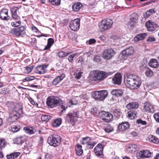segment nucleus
Masks as SVG:
<instances>
[{
    "mask_svg": "<svg viewBox=\"0 0 159 159\" xmlns=\"http://www.w3.org/2000/svg\"><path fill=\"white\" fill-rule=\"evenodd\" d=\"M155 11L154 9H150L148 11H147L145 14H144V16L146 18H148L153 13H154Z\"/></svg>",
    "mask_w": 159,
    "mask_h": 159,
    "instance_id": "nucleus-37",
    "label": "nucleus"
},
{
    "mask_svg": "<svg viewBox=\"0 0 159 159\" xmlns=\"http://www.w3.org/2000/svg\"><path fill=\"white\" fill-rule=\"evenodd\" d=\"M145 25L147 27L148 30L149 31H154L157 26L156 24L154 22L150 20L147 22L145 24Z\"/></svg>",
    "mask_w": 159,
    "mask_h": 159,
    "instance_id": "nucleus-17",
    "label": "nucleus"
},
{
    "mask_svg": "<svg viewBox=\"0 0 159 159\" xmlns=\"http://www.w3.org/2000/svg\"><path fill=\"white\" fill-rule=\"evenodd\" d=\"M154 117L155 120L158 122H159V113H157L154 115Z\"/></svg>",
    "mask_w": 159,
    "mask_h": 159,
    "instance_id": "nucleus-51",
    "label": "nucleus"
},
{
    "mask_svg": "<svg viewBox=\"0 0 159 159\" xmlns=\"http://www.w3.org/2000/svg\"><path fill=\"white\" fill-rule=\"evenodd\" d=\"M124 81L126 86L131 89L138 88L142 83L140 79L138 77L131 74L125 75Z\"/></svg>",
    "mask_w": 159,
    "mask_h": 159,
    "instance_id": "nucleus-2",
    "label": "nucleus"
},
{
    "mask_svg": "<svg viewBox=\"0 0 159 159\" xmlns=\"http://www.w3.org/2000/svg\"><path fill=\"white\" fill-rule=\"evenodd\" d=\"M76 154L78 156L81 155L83 153V150L82 149V146L77 144L75 147Z\"/></svg>",
    "mask_w": 159,
    "mask_h": 159,
    "instance_id": "nucleus-34",
    "label": "nucleus"
},
{
    "mask_svg": "<svg viewBox=\"0 0 159 159\" xmlns=\"http://www.w3.org/2000/svg\"><path fill=\"white\" fill-rule=\"evenodd\" d=\"M100 114L102 120L106 122H110L113 119V116L110 113L102 111L100 112Z\"/></svg>",
    "mask_w": 159,
    "mask_h": 159,
    "instance_id": "nucleus-12",
    "label": "nucleus"
},
{
    "mask_svg": "<svg viewBox=\"0 0 159 159\" xmlns=\"http://www.w3.org/2000/svg\"><path fill=\"white\" fill-rule=\"evenodd\" d=\"M77 114L76 111H74L69 113L66 117V122L73 125L74 123L76 121V118L77 117Z\"/></svg>",
    "mask_w": 159,
    "mask_h": 159,
    "instance_id": "nucleus-8",
    "label": "nucleus"
},
{
    "mask_svg": "<svg viewBox=\"0 0 159 159\" xmlns=\"http://www.w3.org/2000/svg\"><path fill=\"white\" fill-rule=\"evenodd\" d=\"M129 128V125L128 122H123L119 124L118 129L120 132H124Z\"/></svg>",
    "mask_w": 159,
    "mask_h": 159,
    "instance_id": "nucleus-16",
    "label": "nucleus"
},
{
    "mask_svg": "<svg viewBox=\"0 0 159 159\" xmlns=\"http://www.w3.org/2000/svg\"><path fill=\"white\" fill-rule=\"evenodd\" d=\"M59 106L61 107V108L62 109V110L61 111V112H63V111H65L66 109L67 108V106L66 104H63L62 103V102Z\"/></svg>",
    "mask_w": 159,
    "mask_h": 159,
    "instance_id": "nucleus-50",
    "label": "nucleus"
},
{
    "mask_svg": "<svg viewBox=\"0 0 159 159\" xmlns=\"http://www.w3.org/2000/svg\"><path fill=\"white\" fill-rule=\"evenodd\" d=\"M151 153L148 150L141 151L137 154L138 158H148L151 157Z\"/></svg>",
    "mask_w": 159,
    "mask_h": 159,
    "instance_id": "nucleus-14",
    "label": "nucleus"
},
{
    "mask_svg": "<svg viewBox=\"0 0 159 159\" xmlns=\"http://www.w3.org/2000/svg\"><path fill=\"white\" fill-rule=\"evenodd\" d=\"M122 77L120 73H117L112 79V81L114 84L120 85L121 84Z\"/></svg>",
    "mask_w": 159,
    "mask_h": 159,
    "instance_id": "nucleus-15",
    "label": "nucleus"
},
{
    "mask_svg": "<svg viewBox=\"0 0 159 159\" xmlns=\"http://www.w3.org/2000/svg\"><path fill=\"white\" fill-rule=\"evenodd\" d=\"M137 113V112L135 111H129L128 112V117L130 119H134L136 117Z\"/></svg>",
    "mask_w": 159,
    "mask_h": 159,
    "instance_id": "nucleus-32",
    "label": "nucleus"
},
{
    "mask_svg": "<svg viewBox=\"0 0 159 159\" xmlns=\"http://www.w3.org/2000/svg\"><path fill=\"white\" fill-rule=\"evenodd\" d=\"M148 64L150 67L154 68H157L159 65L157 61L155 59H151Z\"/></svg>",
    "mask_w": 159,
    "mask_h": 159,
    "instance_id": "nucleus-26",
    "label": "nucleus"
},
{
    "mask_svg": "<svg viewBox=\"0 0 159 159\" xmlns=\"http://www.w3.org/2000/svg\"><path fill=\"white\" fill-rule=\"evenodd\" d=\"M34 79V77H29L28 76L25 77V80L27 81H29L32 80Z\"/></svg>",
    "mask_w": 159,
    "mask_h": 159,
    "instance_id": "nucleus-58",
    "label": "nucleus"
},
{
    "mask_svg": "<svg viewBox=\"0 0 159 159\" xmlns=\"http://www.w3.org/2000/svg\"><path fill=\"white\" fill-rule=\"evenodd\" d=\"M17 29L18 30L19 32L21 34L25 30V28L23 26H21L19 28H17Z\"/></svg>",
    "mask_w": 159,
    "mask_h": 159,
    "instance_id": "nucleus-53",
    "label": "nucleus"
},
{
    "mask_svg": "<svg viewBox=\"0 0 159 159\" xmlns=\"http://www.w3.org/2000/svg\"><path fill=\"white\" fill-rule=\"evenodd\" d=\"M139 149V148L135 144H130L129 145L127 149L130 152L132 153L133 152H134L136 151H137Z\"/></svg>",
    "mask_w": 159,
    "mask_h": 159,
    "instance_id": "nucleus-27",
    "label": "nucleus"
},
{
    "mask_svg": "<svg viewBox=\"0 0 159 159\" xmlns=\"http://www.w3.org/2000/svg\"><path fill=\"white\" fill-rule=\"evenodd\" d=\"M61 137L57 135H54L49 136L47 142L50 145L54 147L59 146L61 142Z\"/></svg>",
    "mask_w": 159,
    "mask_h": 159,
    "instance_id": "nucleus-5",
    "label": "nucleus"
},
{
    "mask_svg": "<svg viewBox=\"0 0 159 159\" xmlns=\"http://www.w3.org/2000/svg\"><path fill=\"white\" fill-rule=\"evenodd\" d=\"M11 153L13 157V158L14 159L17 158V157L19 155H20V152H13Z\"/></svg>",
    "mask_w": 159,
    "mask_h": 159,
    "instance_id": "nucleus-49",
    "label": "nucleus"
},
{
    "mask_svg": "<svg viewBox=\"0 0 159 159\" xmlns=\"http://www.w3.org/2000/svg\"><path fill=\"white\" fill-rule=\"evenodd\" d=\"M62 102V101L58 97L51 96L47 99L46 103L47 106L51 108L59 106Z\"/></svg>",
    "mask_w": 159,
    "mask_h": 159,
    "instance_id": "nucleus-3",
    "label": "nucleus"
},
{
    "mask_svg": "<svg viewBox=\"0 0 159 159\" xmlns=\"http://www.w3.org/2000/svg\"><path fill=\"white\" fill-rule=\"evenodd\" d=\"M5 143L1 140H0V148H3L4 147Z\"/></svg>",
    "mask_w": 159,
    "mask_h": 159,
    "instance_id": "nucleus-59",
    "label": "nucleus"
},
{
    "mask_svg": "<svg viewBox=\"0 0 159 159\" xmlns=\"http://www.w3.org/2000/svg\"><path fill=\"white\" fill-rule=\"evenodd\" d=\"M155 40V38L152 37H149L147 40V41L148 42H153Z\"/></svg>",
    "mask_w": 159,
    "mask_h": 159,
    "instance_id": "nucleus-62",
    "label": "nucleus"
},
{
    "mask_svg": "<svg viewBox=\"0 0 159 159\" xmlns=\"http://www.w3.org/2000/svg\"><path fill=\"white\" fill-rule=\"evenodd\" d=\"M54 42V40L53 38H50L48 40V43L47 45L43 49L44 50H48L51 47Z\"/></svg>",
    "mask_w": 159,
    "mask_h": 159,
    "instance_id": "nucleus-30",
    "label": "nucleus"
},
{
    "mask_svg": "<svg viewBox=\"0 0 159 159\" xmlns=\"http://www.w3.org/2000/svg\"><path fill=\"white\" fill-rule=\"evenodd\" d=\"M147 34L146 33L139 34L134 38V42H137L139 41L142 40L147 36Z\"/></svg>",
    "mask_w": 159,
    "mask_h": 159,
    "instance_id": "nucleus-25",
    "label": "nucleus"
},
{
    "mask_svg": "<svg viewBox=\"0 0 159 159\" xmlns=\"http://www.w3.org/2000/svg\"><path fill=\"white\" fill-rule=\"evenodd\" d=\"M26 140V138L25 135L21 136L19 137L15 138L13 139L14 143L17 144H21Z\"/></svg>",
    "mask_w": 159,
    "mask_h": 159,
    "instance_id": "nucleus-20",
    "label": "nucleus"
},
{
    "mask_svg": "<svg viewBox=\"0 0 159 159\" xmlns=\"http://www.w3.org/2000/svg\"><path fill=\"white\" fill-rule=\"evenodd\" d=\"M65 75L64 74L62 73L60 75L56 77L53 80L52 84L55 85L58 84L65 77Z\"/></svg>",
    "mask_w": 159,
    "mask_h": 159,
    "instance_id": "nucleus-23",
    "label": "nucleus"
},
{
    "mask_svg": "<svg viewBox=\"0 0 159 159\" xmlns=\"http://www.w3.org/2000/svg\"><path fill=\"white\" fill-rule=\"evenodd\" d=\"M108 92L106 90H101L93 92L92 95L95 99L101 100H104L107 97Z\"/></svg>",
    "mask_w": 159,
    "mask_h": 159,
    "instance_id": "nucleus-6",
    "label": "nucleus"
},
{
    "mask_svg": "<svg viewBox=\"0 0 159 159\" xmlns=\"http://www.w3.org/2000/svg\"><path fill=\"white\" fill-rule=\"evenodd\" d=\"M69 53L65 52L62 51H60L58 53V56L60 57H63L68 56Z\"/></svg>",
    "mask_w": 159,
    "mask_h": 159,
    "instance_id": "nucleus-44",
    "label": "nucleus"
},
{
    "mask_svg": "<svg viewBox=\"0 0 159 159\" xmlns=\"http://www.w3.org/2000/svg\"><path fill=\"white\" fill-rule=\"evenodd\" d=\"M138 103L135 102H132L128 103L126 106V108L129 110L135 109H136L138 107Z\"/></svg>",
    "mask_w": 159,
    "mask_h": 159,
    "instance_id": "nucleus-29",
    "label": "nucleus"
},
{
    "mask_svg": "<svg viewBox=\"0 0 159 159\" xmlns=\"http://www.w3.org/2000/svg\"><path fill=\"white\" fill-rule=\"evenodd\" d=\"M115 51L112 49H105L102 53L103 57L106 60H109L115 54Z\"/></svg>",
    "mask_w": 159,
    "mask_h": 159,
    "instance_id": "nucleus-11",
    "label": "nucleus"
},
{
    "mask_svg": "<svg viewBox=\"0 0 159 159\" xmlns=\"http://www.w3.org/2000/svg\"><path fill=\"white\" fill-rule=\"evenodd\" d=\"M82 7V4L80 2L75 3L72 6L73 10L75 11H78Z\"/></svg>",
    "mask_w": 159,
    "mask_h": 159,
    "instance_id": "nucleus-31",
    "label": "nucleus"
},
{
    "mask_svg": "<svg viewBox=\"0 0 159 159\" xmlns=\"http://www.w3.org/2000/svg\"><path fill=\"white\" fill-rule=\"evenodd\" d=\"M138 16L136 13H133L131 15L130 22L127 25L126 27L129 30L132 29L135 24L138 22Z\"/></svg>",
    "mask_w": 159,
    "mask_h": 159,
    "instance_id": "nucleus-9",
    "label": "nucleus"
},
{
    "mask_svg": "<svg viewBox=\"0 0 159 159\" xmlns=\"http://www.w3.org/2000/svg\"><path fill=\"white\" fill-rule=\"evenodd\" d=\"M89 44H92L95 43L96 41L94 39H90L89 40Z\"/></svg>",
    "mask_w": 159,
    "mask_h": 159,
    "instance_id": "nucleus-61",
    "label": "nucleus"
},
{
    "mask_svg": "<svg viewBox=\"0 0 159 159\" xmlns=\"http://www.w3.org/2000/svg\"><path fill=\"white\" fill-rule=\"evenodd\" d=\"M10 32L11 33L16 36H19L21 35L17 28L12 29Z\"/></svg>",
    "mask_w": 159,
    "mask_h": 159,
    "instance_id": "nucleus-38",
    "label": "nucleus"
},
{
    "mask_svg": "<svg viewBox=\"0 0 159 159\" xmlns=\"http://www.w3.org/2000/svg\"><path fill=\"white\" fill-rule=\"evenodd\" d=\"M47 66L43 65H39L35 68V72L37 74H43L45 72Z\"/></svg>",
    "mask_w": 159,
    "mask_h": 159,
    "instance_id": "nucleus-22",
    "label": "nucleus"
},
{
    "mask_svg": "<svg viewBox=\"0 0 159 159\" xmlns=\"http://www.w3.org/2000/svg\"><path fill=\"white\" fill-rule=\"evenodd\" d=\"M144 108L145 111L148 113H153L154 112V109L153 106L148 102H146L144 104Z\"/></svg>",
    "mask_w": 159,
    "mask_h": 159,
    "instance_id": "nucleus-19",
    "label": "nucleus"
},
{
    "mask_svg": "<svg viewBox=\"0 0 159 159\" xmlns=\"http://www.w3.org/2000/svg\"><path fill=\"white\" fill-rule=\"evenodd\" d=\"M20 126H19L13 125L11 128H10V130L13 132H16L18 131L20 129Z\"/></svg>",
    "mask_w": 159,
    "mask_h": 159,
    "instance_id": "nucleus-39",
    "label": "nucleus"
},
{
    "mask_svg": "<svg viewBox=\"0 0 159 159\" xmlns=\"http://www.w3.org/2000/svg\"><path fill=\"white\" fill-rule=\"evenodd\" d=\"M49 2L53 5H59L60 4L61 0H48Z\"/></svg>",
    "mask_w": 159,
    "mask_h": 159,
    "instance_id": "nucleus-46",
    "label": "nucleus"
},
{
    "mask_svg": "<svg viewBox=\"0 0 159 159\" xmlns=\"http://www.w3.org/2000/svg\"><path fill=\"white\" fill-rule=\"evenodd\" d=\"M21 24V22L20 21H15L12 22L11 23V25L12 26L15 27H18L20 26Z\"/></svg>",
    "mask_w": 159,
    "mask_h": 159,
    "instance_id": "nucleus-47",
    "label": "nucleus"
},
{
    "mask_svg": "<svg viewBox=\"0 0 159 159\" xmlns=\"http://www.w3.org/2000/svg\"><path fill=\"white\" fill-rule=\"evenodd\" d=\"M91 140V138L89 137L84 138L83 139V141L81 142L82 144H87Z\"/></svg>",
    "mask_w": 159,
    "mask_h": 159,
    "instance_id": "nucleus-43",
    "label": "nucleus"
},
{
    "mask_svg": "<svg viewBox=\"0 0 159 159\" xmlns=\"http://www.w3.org/2000/svg\"><path fill=\"white\" fill-rule=\"evenodd\" d=\"M95 143H88L86 147L87 148H92L94 146Z\"/></svg>",
    "mask_w": 159,
    "mask_h": 159,
    "instance_id": "nucleus-54",
    "label": "nucleus"
},
{
    "mask_svg": "<svg viewBox=\"0 0 159 159\" xmlns=\"http://www.w3.org/2000/svg\"><path fill=\"white\" fill-rule=\"evenodd\" d=\"M9 107V115L8 119L9 122L12 123L16 121L22 114V107L17 103H11Z\"/></svg>",
    "mask_w": 159,
    "mask_h": 159,
    "instance_id": "nucleus-1",
    "label": "nucleus"
},
{
    "mask_svg": "<svg viewBox=\"0 0 159 159\" xmlns=\"http://www.w3.org/2000/svg\"><path fill=\"white\" fill-rule=\"evenodd\" d=\"M62 120L61 118H59L55 120L52 123V125L54 127H59L61 124Z\"/></svg>",
    "mask_w": 159,
    "mask_h": 159,
    "instance_id": "nucleus-33",
    "label": "nucleus"
},
{
    "mask_svg": "<svg viewBox=\"0 0 159 159\" xmlns=\"http://www.w3.org/2000/svg\"><path fill=\"white\" fill-rule=\"evenodd\" d=\"M112 21L110 19L102 20L99 25V27L102 31L110 29L112 25Z\"/></svg>",
    "mask_w": 159,
    "mask_h": 159,
    "instance_id": "nucleus-7",
    "label": "nucleus"
},
{
    "mask_svg": "<svg viewBox=\"0 0 159 159\" xmlns=\"http://www.w3.org/2000/svg\"><path fill=\"white\" fill-rule=\"evenodd\" d=\"M137 123L138 124H142L143 125H145L147 124L146 121H143L141 119L137 120Z\"/></svg>",
    "mask_w": 159,
    "mask_h": 159,
    "instance_id": "nucleus-52",
    "label": "nucleus"
},
{
    "mask_svg": "<svg viewBox=\"0 0 159 159\" xmlns=\"http://www.w3.org/2000/svg\"><path fill=\"white\" fill-rule=\"evenodd\" d=\"M148 138L151 142L157 143L159 142V139L156 137L152 135H150L148 136Z\"/></svg>",
    "mask_w": 159,
    "mask_h": 159,
    "instance_id": "nucleus-35",
    "label": "nucleus"
},
{
    "mask_svg": "<svg viewBox=\"0 0 159 159\" xmlns=\"http://www.w3.org/2000/svg\"><path fill=\"white\" fill-rule=\"evenodd\" d=\"M134 50L132 47L127 48L122 51V54L124 56H127L133 54Z\"/></svg>",
    "mask_w": 159,
    "mask_h": 159,
    "instance_id": "nucleus-21",
    "label": "nucleus"
},
{
    "mask_svg": "<svg viewBox=\"0 0 159 159\" xmlns=\"http://www.w3.org/2000/svg\"><path fill=\"white\" fill-rule=\"evenodd\" d=\"M6 157L7 159H14L13 157V156L12 153H11L9 155H7Z\"/></svg>",
    "mask_w": 159,
    "mask_h": 159,
    "instance_id": "nucleus-64",
    "label": "nucleus"
},
{
    "mask_svg": "<svg viewBox=\"0 0 159 159\" xmlns=\"http://www.w3.org/2000/svg\"><path fill=\"white\" fill-rule=\"evenodd\" d=\"M18 10V8L16 7L12 8L11 10L12 17L15 20H18L19 18V16L17 15V11Z\"/></svg>",
    "mask_w": 159,
    "mask_h": 159,
    "instance_id": "nucleus-24",
    "label": "nucleus"
},
{
    "mask_svg": "<svg viewBox=\"0 0 159 159\" xmlns=\"http://www.w3.org/2000/svg\"><path fill=\"white\" fill-rule=\"evenodd\" d=\"M43 139L42 136H40L39 137V140L38 141L39 144L40 145H42L43 142Z\"/></svg>",
    "mask_w": 159,
    "mask_h": 159,
    "instance_id": "nucleus-57",
    "label": "nucleus"
},
{
    "mask_svg": "<svg viewBox=\"0 0 159 159\" xmlns=\"http://www.w3.org/2000/svg\"><path fill=\"white\" fill-rule=\"evenodd\" d=\"M104 130L106 132L109 133L113 131L114 129L110 125H107L105 128Z\"/></svg>",
    "mask_w": 159,
    "mask_h": 159,
    "instance_id": "nucleus-45",
    "label": "nucleus"
},
{
    "mask_svg": "<svg viewBox=\"0 0 159 159\" xmlns=\"http://www.w3.org/2000/svg\"><path fill=\"white\" fill-rule=\"evenodd\" d=\"M0 92L2 94H5L7 93V91L6 89L3 88L1 90Z\"/></svg>",
    "mask_w": 159,
    "mask_h": 159,
    "instance_id": "nucleus-60",
    "label": "nucleus"
},
{
    "mask_svg": "<svg viewBox=\"0 0 159 159\" xmlns=\"http://www.w3.org/2000/svg\"><path fill=\"white\" fill-rule=\"evenodd\" d=\"M104 145L98 143L94 149V152L95 155L98 157H103V150Z\"/></svg>",
    "mask_w": 159,
    "mask_h": 159,
    "instance_id": "nucleus-10",
    "label": "nucleus"
},
{
    "mask_svg": "<svg viewBox=\"0 0 159 159\" xmlns=\"http://www.w3.org/2000/svg\"><path fill=\"white\" fill-rule=\"evenodd\" d=\"M145 74L148 77H151L153 75L152 71L151 70L150 68L148 67L146 68Z\"/></svg>",
    "mask_w": 159,
    "mask_h": 159,
    "instance_id": "nucleus-42",
    "label": "nucleus"
},
{
    "mask_svg": "<svg viewBox=\"0 0 159 159\" xmlns=\"http://www.w3.org/2000/svg\"><path fill=\"white\" fill-rule=\"evenodd\" d=\"M81 75L82 72H79L78 73L76 74L75 77L77 79H79L81 78Z\"/></svg>",
    "mask_w": 159,
    "mask_h": 159,
    "instance_id": "nucleus-56",
    "label": "nucleus"
},
{
    "mask_svg": "<svg viewBox=\"0 0 159 159\" xmlns=\"http://www.w3.org/2000/svg\"><path fill=\"white\" fill-rule=\"evenodd\" d=\"M32 70V68L31 67L26 66L25 68V73L28 74L30 73Z\"/></svg>",
    "mask_w": 159,
    "mask_h": 159,
    "instance_id": "nucleus-48",
    "label": "nucleus"
},
{
    "mask_svg": "<svg viewBox=\"0 0 159 159\" xmlns=\"http://www.w3.org/2000/svg\"><path fill=\"white\" fill-rule=\"evenodd\" d=\"M80 22L79 19L71 20L70 22L69 27L72 30L75 31L79 29L80 26Z\"/></svg>",
    "mask_w": 159,
    "mask_h": 159,
    "instance_id": "nucleus-13",
    "label": "nucleus"
},
{
    "mask_svg": "<svg viewBox=\"0 0 159 159\" xmlns=\"http://www.w3.org/2000/svg\"><path fill=\"white\" fill-rule=\"evenodd\" d=\"M75 56V54H73L70 55L68 57V60L70 62H71V61L73 60V58Z\"/></svg>",
    "mask_w": 159,
    "mask_h": 159,
    "instance_id": "nucleus-55",
    "label": "nucleus"
},
{
    "mask_svg": "<svg viewBox=\"0 0 159 159\" xmlns=\"http://www.w3.org/2000/svg\"><path fill=\"white\" fill-rule=\"evenodd\" d=\"M131 135L134 137L138 135V133L135 131H133L131 133Z\"/></svg>",
    "mask_w": 159,
    "mask_h": 159,
    "instance_id": "nucleus-63",
    "label": "nucleus"
},
{
    "mask_svg": "<svg viewBox=\"0 0 159 159\" xmlns=\"http://www.w3.org/2000/svg\"><path fill=\"white\" fill-rule=\"evenodd\" d=\"M8 10L3 9L0 11V18L3 20H7L10 18L8 16Z\"/></svg>",
    "mask_w": 159,
    "mask_h": 159,
    "instance_id": "nucleus-18",
    "label": "nucleus"
},
{
    "mask_svg": "<svg viewBox=\"0 0 159 159\" xmlns=\"http://www.w3.org/2000/svg\"><path fill=\"white\" fill-rule=\"evenodd\" d=\"M113 39L114 42L116 44H118L121 42L120 38L117 35L113 36Z\"/></svg>",
    "mask_w": 159,
    "mask_h": 159,
    "instance_id": "nucleus-41",
    "label": "nucleus"
},
{
    "mask_svg": "<svg viewBox=\"0 0 159 159\" xmlns=\"http://www.w3.org/2000/svg\"><path fill=\"white\" fill-rule=\"evenodd\" d=\"M93 77L94 80H102L108 76L112 74V72H106L102 71H93Z\"/></svg>",
    "mask_w": 159,
    "mask_h": 159,
    "instance_id": "nucleus-4",
    "label": "nucleus"
},
{
    "mask_svg": "<svg viewBox=\"0 0 159 159\" xmlns=\"http://www.w3.org/2000/svg\"><path fill=\"white\" fill-rule=\"evenodd\" d=\"M24 130L26 133L29 134H33L34 133V130L32 128H29L27 127H25L24 128Z\"/></svg>",
    "mask_w": 159,
    "mask_h": 159,
    "instance_id": "nucleus-36",
    "label": "nucleus"
},
{
    "mask_svg": "<svg viewBox=\"0 0 159 159\" xmlns=\"http://www.w3.org/2000/svg\"><path fill=\"white\" fill-rule=\"evenodd\" d=\"M52 117L49 115H43L41 117V119L43 121H48L49 120L51 119Z\"/></svg>",
    "mask_w": 159,
    "mask_h": 159,
    "instance_id": "nucleus-40",
    "label": "nucleus"
},
{
    "mask_svg": "<svg viewBox=\"0 0 159 159\" xmlns=\"http://www.w3.org/2000/svg\"><path fill=\"white\" fill-rule=\"evenodd\" d=\"M111 94L117 97L121 96L123 93V92L121 90L116 89L112 90L111 92Z\"/></svg>",
    "mask_w": 159,
    "mask_h": 159,
    "instance_id": "nucleus-28",
    "label": "nucleus"
}]
</instances>
